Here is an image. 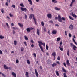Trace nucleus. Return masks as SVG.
<instances>
[{"mask_svg":"<svg viewBox=\"0 0 77 77\" xmlns=\"http://www.w3.org/2000/svg\"><path fill=\"white\" fill-rule=\"evenodd\" d=\"M62 71L63 72H67L65 70V69L63 67L62 68Z\"/></svg>","mask_w":77,"mask_h":77,"instance_id":"25","label":"nucleus"},{"mask_svg":"<svg viewBox=\"0 0 77 77\" xmlns=\"http://www.w3.org/2000/svg\"><path fill=\"white\" fill-rule=\"evenodd\" d=\"M20 5L21 6H22V7H24V6L23 4H20Z\"/></svg>","mask_w":77,"mask_h":77,"instance_id":"36","label":"nucleus"},{"mask_svg":"<svg viewBox=\"0 0 77 77\" xmlns=\"http://www.w3.org/2000/svg\"><path fill=\"white\" fill-rule=\"evenodd\" d=\"M5 37H4V36H2V35H0V39H4V38Z\"/></svg>","mask_w":77,"mask_h":77,"instance_id":"31","label":"nucleus"},{"mask_svg":"<svg viewBox=\"0 0 77 77\" xmlns=\"http://www.w3.org/2000/svg\"><path fill=\"white\" fill-rule=\"evenodd\" d=\"M12 75L14 77H16L17 76V75H16V74L14 72H12Z\"/></svg>","mask_w":77,"mask_h":77,"instance_id":"17","label":"nucleus"},{"mask_svg":"<svg viewBox=\"0 0 77 77\" xmlns=\"http://www.w3.org/2000/svg\"><path fill=\"white\" fill-rule=\"evenodd\" d=\"M18 25L21 27V28H23V27H24V25L23 24H21L20 23H18Z\"/></svg>","mask_w":77,"mask_h":77,"instance_id":"13","label":"nucleus"},{"mask_svg":"<svg viewBox=\"0 0 77 77\" xmlns=\"http://www.w3.org/2000/svg\"><path fill=\"white\" fill-rule=\"evenodd\" d=\"M5 5L6 6H8V2L6 3Z\"/></svg>","mask_w":77,"mask_h":77,"instance_id":"61","label":"nucleus"},{"mask_svg":"<svg viewBox=\"0 0 77 77\" xmlns=\"http://www.w3.org/2000/svg\"><path fill=\"white\" fill-rule=\"evenodd\" d=\"M63 64L64 66H65L66 67H67L66 65V63H65V62L63 63Z\"/></svg>","mask_w":77,"mask_h":77,"instance_id":"46","label":"nucleus"},{"mask_svg":"<svg viewBox=\"0 0 77 77\" xmlns=\"http://www.w3.org/2000/svg\"><path fill=\"white\" fill-rule=\"evenodd\" d=\"M52 1L53 3H57V1H56V0H52Z\"/></svg>","mask_w":77,"mask_h":77,"instance_id":"23","label":"nucleus"},{"mask_svg":"<svg viewBox=\"0 0 77 77\" xmlns=\"http://www.w3.org/2000/svg\"><path fill=\"white\" fill-rule=\"evenodd\" d=\"M25 75L26 76V77H29V75H28V72H26Z\"/></svg>","mask_w":77,"mask_h":77,"instance_id":"34","label":"nucleus"},{"mask_svg":"<svg viewBox=\"0 0 77 77\" xmlns=\"http://www.w3.org/2000/svg\"><path fill=\"white\" fill-rule=\"evenodd\" d=\"M46 48H48V46H47V45H46Z\"/></svg>","mask_w":77,"mask_h":77,"instance_id":"58","label":"nucleus"},{"mask_svg":"<svg viewBox=\"0 0 77 77\" xmlns=\"http://www.w3.org/2000/svg\"><path fill=\"white\" fill-rule=\"evenodd\" d=\"M69 18L70 20H74V18H72V17H71L70 16H69Z\"/></svg>","mask_w":77,"mask_h":77,"instance_id":"35","label":"nucleus"},{"mask_svg":"<svg viewBox=\"0 0 77 77\" xmlns=\"http://www.w3.org/2000/svg\"><path fill=\"white\" fill-rule=\"evenodd\" d=\"M51 65L53 67H54L55 66L57 65V64L55 63H54L53 64H52Z\"/></svg>","mask_w":77,"mask_h":77,"instance_id":"21","label":"nucleus"},{"mask_svg":"<svg viewBox=\"0 0 77 77\" xmlns=\"http://www.w3.org/2000/svg\"><path fill=\"white\" fill-rule=\"evenodd\" d=\"M52 56L54 57L55 58V56H56V52H54L52 54Z\"/></svg>","mask_w":77,"mask_h":77,"instance_id":"19","label":"nucleus"},{"mask_svg":"<svg viewBox=\"0 0 77 77\" xmlns=\"http://www.w3.org/2000/svg\"><path fill=\"white\" fill-rule=\"evenodd\" d=\"M61 39V38L60 37H58L57 38V41H59Z\"/></svg>","mask_w":77,"mask_h":77,"instance_id":"32","label":"nucleus"},{"mask_svg":"<svg viewBox=\"0 0 77 77\" xmlns=\"http://www.w3.org/2000/svg\"><path fill=\"white\" fill-rule=\"evenodd\" d=\"M33 28L32 27L31 28H28L26 29V30L28 32H30L32 30H33Z\"/></svg>","mask_w":77,"mask_h":77,"instance_id":"2","label":"nucleus"},{"mask_svg":"<svg viewBox=\"0 0 77 77\" xmlns=\"http://www.w3.org/2000/svg\"><path fill=\"white\" fill-rule=\"evenodd\" d=\"M69 28L71 30H73L74 28L73 27V25L72 24L70 25L69 26Z\"/></svg>","mask_w":77,"mask_h":77,"instance_id":"10","label":"nucleus"},{"mask_svg":"<svg viewBox=\"0 0 77 77\" xmlns=\"http://www.w3.org/2000/svg\"><path fill=\"white\" fill-rule=\"evenodd\" d=\"M34 14H31L29 16V19H32V17L33 18V20H34V18H35V17H34Z\"/></svg>","mask_w":77,"mask_h":77,"instance_id":"8","label":"nucleus"},{"mask_svg":"<svg viewBox=\"0 0 77 77\" xmlns=\"http://www.w3.org/2000/svg\"><path fill=\"white\" fill-rule=\"evenodd\" d=\"M41 49L42 52H44V50H43V48H41Z\"/></svg>","mask_w":77,"mask_h":77,"instance_id":"56","label":"nucleus"},{"mask_svg":"<svg viewBox=\"0 0 77 77\" xmlns=\"http://www.w3.org/2000/svg\"><path fill=\"white\" fill-rule=\"evenodd\" d=\"M62 41H61L60 43V46H61L62 45Z\"/></svg>","mask_w":77,"mask_h":77,"instance_id":"47","label":"nucleus"},{"mask_svg":"<svg viewBox=\"0 0 77 77\" xmlns=\"http://www.w3.org/2000/svg\"><path fill=\"white\" fill-rule=\"evenodd\" d=\"M14 45H17V41H14Z\"/></svg>","mask_w":77,"mask_h":77,"instance_id":"40","label":"nucleus"},{"mask_svg":"<svg viewBox=\"0 0 77 77\" xmlns=\"http://www.w3.org/2000/svg\"><path fill=\"white\" fill-rule=\"evenodd\" d=\"M52 33L53 34H54V35H56L57 33V32H56V30H53V31Z\"/></svg>","mask_w":77,"mask_h":77,"instance_id":"20","label":"nucleus"},{"mask_svg":"<svg viewBox=\"0 0 77 77\" xmlns=\"http://www.w3.org/2000/svg\"><path fill=\"white\" fill-rule=\"evenodd\" d=\"M27 15L26 14H25V19H27Z\"/></svg>","mask_w":77,"mask_h":77,"instance_id":"39","label":"nucleus"},{"mask_svg":"<svg viewBox=\"0 0 77 77\" xmlns=\"http://www.w3.org/2000/svg\"><path fill=\"white\" fill-rule=\"evenodd\" d=\"M28 1L29 2V4H30V5H32V0H28Z\"/></svg>","mask_w":77,"mask_h":77,"instance_id":"22","label":"nucleus"},{"mask_svg":"<svg viewBox=\"0 0 77 77\" xmlns=\"http://www.w3.org/2000/svg\"><path fill=\"white\" fill-rule=\"evenodd\" d=\"M65 35L66 36H67V31H65Z\"/></svg>","mask_w":77,"mask_h":77,"instance_id":"42","label":"nucleus"},{"mask_svg":"<svg viewBox=\"0 0 77 77\" xmlns=\"http://www.w3.org/2000/svg\"><path fill=\"white\" fill-rule=\"evenodd\" d=\"M9 15L11 17H13V15H12L11 13H10L9 14Z\"/></svg>","mask_w":77,"mask_h":77,"instance_id":"53","label":"nucleus"},{"mask_svg":"<svg viewBox=\"0 0 77 77\" xmlns=\"http://www.w3.org/2000/svg\"><path fill=\"white\" fill-rule=\"evenodd\" d=\"M63 75H64V77H67V76H66V73H63Z\"/></svg>","mask_w":77,"mask_h":77,"instance_id":"44","label":"nucleus"},{"mask_svg":"<svg viewBox=\"0 0 77 77\" xmlns=\"http://www.w3.org/2000/svg\"><path fill=\"white\" fill-rule=\"evenodd\" d=\"M55 9L57 11H59L60 9V8H58L57 7H55Z\"/></svg>","mask_w":77,"mask_h":77,"instance_id":"24","label":"nucleus"},{"mask_svg":"<svg viewBox=\"0 0 77 77\" xmlns=\"http://www.w3.org/2000/svg\"><path fill=\"white\" fill-rule=\"evenodd\" d=\"M27 63H28V64H30V61L29 60H27Z\"/></svg>","mask_w":77,"mask_h":77,"instance_id":"29","label":"nucleus"},{"mask_svg":"<svg viewBox=\"0 0 77 77\" xmlns=\"http://www.w3.org/2000/svg\"><path fill=\"white\" fill-rule=\"evenodd\" d=\"M1 11L2 12V13H3V12H4V10H1Z\"/></svg>","mask_w":77,"mask_h":77,"instance_id":"60","label":"nucleus"},{"mask_svg":"<svg viewBox=\"0 0 77 77\" xmlns=\"http://www.w3.org/2000/svg\"><path fill=\"white\" fill-rule=\"evenodd\" d=\"M47 17L48 18H52V16H51V15L50 14H47Z\"/></svg>","mask_w":77,"mask_h":77,"instance_id":"11","label":"nucleus"},{"mask_svg":"<svg viewBox=\"0 0 77 77\" xmlns=\"http://www.w3.org/2000/svg\"><path fill=\"white\" fill-rule=\"evenodd\" d=\"M73 41L74 43H75V44L77 45V42H75V40H74V39H73Z\"/></svg>","mask_w":77,"mask_h":77,"instance_id":"37","label":"nucleus"},{"mask_svg":"<svg viewBox=\"0 0 77 77\" xmlns=\"http://www.w3.org/2000/svg\"><path fill=\"white\" fill-rule=\"evenodd\" d=\"M61 16L59 15H58L57 19L59 22H62V20H61Z\"/></svg>","mask_w":77,"mask_h":77,"instance_id":"3","label":"nucleus"},{"mask_svg":"<svg viewBox=\"0 0 77 77\" xmlns=\"http://www.w3.org/2000/svg\"><path fill=\"white\" fill-rule=\"evenodd\" d=\"M37 33L38 36H39L40 34V30L39 29H37Z\"/></svg>","mask_w":77,"mask_h":77,"instance_id":"7","label":"nucleus"},{"mask_svg":"<svg viewBox=\"0 0 77 77\" xmlns=\"http://www.w3.org/2000/svg\"><path fill=\"white\" fill-rule=\"evenodd\" d=\"M69 36L70 38H71V37L72 36V35H71V34L70 33L69 35Z\"/></svg>","mask_w":77,"mask_h":77,"instance_id":"45","label":"nucleus"},{"mask_svg":"<svg viewBox=\"0 0 77 77\" xmlns=\"http://www.w3.org/2000/svg\"><path fill=\"white\" fill-rule=\"evenodd\" d=\"M49 22L50 23H51V24H53V21H52V20L49 21Z\"/></svg>","mask_w":77,"mask_h":77,"instance_id":"50","label":"nucleus"},{"mask_svg":"<svg viewBox=\"0 0 77 77\" xmlns=\"http://www.w3.org/2000/svg\"><path fill=\"white\" fill-rule=\"evenodd\" d=\"M44 31L45 32H46V28H44Z\"/></svg>","mask_w":77,"mask_h":77,"instance_id":"62","label":"nucleus"},{"mask_svg":"<svg viewBox=\"0 0 77 77\" xmlns=\"http://www.w3.org/2000/svg\"><path fill=\"white\" fill-rule=\"evenodd\" d=\"M73 3H75V0H72V2L70 5V7H72Z\"/></svg>","mask_w":77,"mask_h":77,"instance_id":"9","label":"nucleus"},{"mask_svg":"<svg viewBox=\"0 0 77 77\" xmlns=\"http://www.w3.org/2000/svg\"><path fill=\"white\" fill-rule=\"evenodd\" d=\"M35 73L37 77H38V76L39 75V74L38 73V72L37 71V70L36 69H35Z\"/></svg>","mask_w":77,"mask_h":77,"instance_id":"12","label":"nucleus"},{"mask_svg":"<svg viewBox=\"0 0 77 77\" xmlns=\"http://www.w3.org/2000/svg\"><path fill=\"white\" fill-rule=\"evenodd\" d=\"M24 44H25V46H27V42H24Z\"/></svg>","mask_w":77,"mask_h":77,"instance_id":"38","label":"nucleus"},{"mask_svg":"<svg viewBox=\"0 0 77 77\" xmlns=\"http://www.w3.org/2000/svg\"><path fill=\"white\" fill-rule=\"evenodd\" d=\"M18 62H19V61H18V60H16V63H18Z\"/></svg>","mask_w":77,"mask_h":77,"instance_id":"49","label":"nucleus"},{"mask_svg":"<svg viewBox=\"0 0 77 77\" xmlns=\"http://www.w3.org/2000/svg\"><path fill=\"white\" fill-rule=\"evenodd\" d=\"M33 55L34 56V57H36V53L33 54Z\"/></svg>","mask_w":77,"mask_h":77,"instance_id":"41","label":"nucleus"},{"mask_svg":"<svg viewBox=\"0 0 77 77\" xmlns=\"http://www.w3.org/2000/svg\"><path fill=\"white\" fill-rule=\"evenodd\" d=\"M21 11H24L25 12H26L27 10V8H24L23 7H21Z\"/></svg>","mask_w":77,"mask_h":77,"instance_id":"4","label":"nucleus"},{"mask_svg":"<svg viewBox=\"0 0 77 77\" xmlns=\"http://www.w3.org/2000/svg\"><path fill=\"white\" fill-rule=\"evenodd\" d=\"M69 53H70L69 50V49L67 51V55L68 56H69Z\"/></svg>","mask_w":77,"mask_h":77,"instance_id":"18","label":"nucleus"},{"mask_svg":"<svg viewBox=\"0 0 77 77\" xmlns=\"http://www.w3.org/2000/svg\"><path fill=\"white\" fill-rule=\"evenodd\" d=\"M30 9L31 11H32V12H33V9L32 8H30Z\"/></svg>","mask_w":77,"mask_h":77,"instance_id":"55","label":"nucleus"},{"mask_svg":"<svg viewBox=\"0 0 77 77\" xmlns=\"http://www.w3.org/2000/svg\"><path fill=\"white\" fill-rule=\"evenodd\" d=\"M71 15H72L73 17H74V18H77V15L74 14L72 12Z\"/></svg>","mask_w":77,"mask_h":77,"instance_id":"14","label":"nucleus"},{"mask_svg":"<svg viewBox=\"0 0 77 77\" xmlns=\"http://www.w3.org/2000/svg\"><path fill=\"white\" fill-rule=\"evenodd\" d=\"M12 7L13 8H15V5H13Z\"/></svg>","mask_w":77,"mask_h":77,"instance_id":"52","label":"nucleus"},{"mask_svg":"<svg viewBox=\"0 0 77 77\" xmlns=\"http://www.w3.org/2000/svg\"><path fill=\"white\" fill-rule=\"evenodd\" d=\"M66 63L67 65H68V66H70V65H71L70 63H69V60H67Z\"/></svg>","mask_w":77,"mask_h":77,"instance_id":"16","label":"nucleus"},{"mask_svg":"<svg viewBox=\"0 0 77 77\" xmlns=\"http://www.w3.org/2000/svg\"><path fill=\"white\" fill-rule=\"evenodd\" d=\"M41 24L42 26H44V22L43 21H42L41 22Z\"/></svg>","mask_w":77,"mask_h":77,"instance_id":"33","label":"nucleus"},{"mask_svg":"<svg viewBox=\"0 0 77 77\" xmlns=\"http://www.w3.org/2000/svg\"><path fill=\"white\" fill-rule=\"evenodd\" d=\"M6 24L8 27H9V25H8V23H6Z\"/></svg>","mask_w":77,"mask_h":77,"instance_id":"54","label":"nucleus"},{"mask_svg":"<svg viewBox=\"0 0 77 77\" xmlns=\"http://www.w3.org/2000/svg\"><path fill=\"white\" fill-rule=\"evenodd\" d=\"M24 38L25 40H28V38L26 36H24Z\"/></svg>","mask_w":77,"mask_h":77,"instance_id":"30","label":"nucleus"},{"mask_svg":"<svg viewBox=\"0 0 77 77\" xmlns=\"http://www.w3.org/2000/svg\"><path fill=\"white\" fill-rule=\"evenodd\" d=\"M2 76L4 77H6V75H5L4 73L2 74Z\"/></svg>","mask_w":77,"mask_h":77,"instance_id":"51","label":"nucleus"},{"mask_svg":"<svg viewBox=\"0 0 77 77\" xmlns=\"http://www.w3.org/2000/svg\"><path fill=\"white\" fill-rule=\"evenodd\" d=\"M57 60H60V57H59V56H58L57 57Z\"/></svg>","mask_w":77,"mask_h":77,"instance_id":"43","label":"nucleus"},{"mask_svg":"<svg viewBox=\"0 0 77 77\" xmlns=\"http://www.w3.org/2000/svg\"><path fill=\"white\" fill-rule=\"evenodd\" d=\"M31 42L32 44L34 43V41H33V40L32 39L31 40Z\"/></svg>","mask_w":77,"mask_h":77,"instance_id":"48","label":"nucleus"},{"mask_svg":"<svg viewBox=\"0 0 77 77\" xmlns=\"http://www.w3.org/2000/svg\"><path fill=\"white\" fill-rule=\"evenodd\" d=\"M4 68L6 69H9V68L8 67H6V64L4 65Z\"/></svg>","mask_w":77,"mask_h":77,"instance_id":"15","label":"nucleus"},{"mask_svg":"<svg viewBox=\"0 0 77 77\" xmlns=\"http://www.w3.org/2000/svg\"><path fill=\"white\" fill-rule=\"evenodd\" d=\"M38 43H39V47H40V48H42V47L41 45H43V46L45 47V43H43L41 41H39L38 42Z\"/></svg>","mask_w":77,"mask_h":77,"instance_id":"1","label":"nucleus"},{"mask_svg":"<svg viewBox=\"0 0 77 77\" xmlns=\"http://www.w3.org/2000/svg\"><path fill=\"white\" fill-rule=\"evenodd\" d=\"M2 54V51L1 50H0V54Z\"/></svg>","mask_w":77,"mask_h":77,"instance_id":"57","label":"nucleus"},{"mask_svg":"<svg viewBox=\"0 0 77 77\" xmlns=\"http://www.w3.org/2000/svg\"><path fill=\"white\" fill-rule=\"evenodd\" d=\"M31 47H34V45L32 44V45H31Z\"/></svg>","mask_w":77,"mask_h":77,"instance_id":"59","label":"nucleus"},{"mask_svg":"<svg viewBox=\"0 0 77 77\" xmlns=\"http://www.w3.org/2000/svg\"><path fill=\"white\" fill-rule=\"evenodd\" d=\"M56 75H57V76H59V72L57 71H56Z\"/></svg>","mask_w":77,"mask_h":77,"instance_id":"26","label":"nucleus"},{"mask_svg":"<svg viewBox=\"0 0 77 77\" xmlns=\"http://www.w3.org/2000/svg\"><path fill=\"white\" fill-rule=\"evenodd\" d=\"M57 63H58V64H59H59H60V63H59V61L57 62Z\"/></svg>","mask_w":77,"mask_h":77,"instance_id":"63","label":"nucleus"},{"mask_svg":"<svg viewBox=\"0 0 77 77\" xmlns=\"http://www.w3.org/2000/svg\"><path fill=\"white\" fill-rule=\"evenodd\" d=\"M47 64H51L52 63V61L51 60L48 59L47 61Z\"/></svg>","mask_w":77,"mask_h":77,"instance_id":"5","label":"nucleus"},{"mask_svg":"<svg viewBox=\"0 0 77 77\" xmlns=\"http://www.w3.org/2000/svg\"><path fill=\"white\" fill-rule=\"evenodd\" d=\"M65 18H64V17H62L61 19V20H63V21H65Z\"/></svg>","mask_w":77,"mask_h":77,"instance_id":"28","label":"nucleus"},{"mask_svg":"<svg viewBox=\"0 0 77 77\" xmlns=\"http://www.w3.org/2000/svg\"><path fill=\"white\" fill-rule=\"evenodd\" d=\"M70 45L72 47H73V48H77V47L74 45L73 43H70Z\"/></svg>","mask_w":77,"mask_h":77,"instance_id":"6","label":"nucleus"},{"mask_svg":"<svg viewBox=\"0 0 77 77\" xmlns=\"http://www.w3.org/2000/svg\"><path fill=\"white\" fill-rule=\"evenodd\" d=\"M34 23H35V24H36V25H37V22H36V18H34Z\"/></svg>","mask_w":77,"mask_h":77,"instance_id":"27","label":"nucleus"},{"mask_svg":"<svg viewBox=\"0 0 77 77\" xmlns=\"http://www.w3.org/2000/svg\"><path fill=\"white\" fill-rule=\"evenodd\" d=\"M21 50L22 51H23L24 50L23 48H21Z\"/></svg>","mask_w":77,"mask_h":77,"instance_id":"64","label":"nucleus"}]
</instances>
